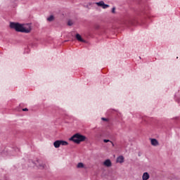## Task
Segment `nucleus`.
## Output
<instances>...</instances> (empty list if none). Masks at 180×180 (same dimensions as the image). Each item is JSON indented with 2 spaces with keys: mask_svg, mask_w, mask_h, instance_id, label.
Wrapping results in <instances>:
<instances>
[{
  "mask_svg": "<svg viewBox=\"0 0 180 180\" xmlns=\"http://www.w3.org/2000/svg\"><path fill=\"white\" fill-rule=\"evenodd\" d=\"M69 140L70 141H73V143H75L76 144H80L82 141L86 140V136L77 133L70 138Z\"/></svg>",
  "mask_w": 180,
  "mask_h": 180,
  "instance_id": "nucleus-2",
  "label": "nucleus"
},
{
  "mask_svg": "<svg viewBox=\"0 0 180 180\" xmlns=\"http://www.w3.org/2000/svg\"><path fill=\"white\" fill-rule=\"evenodd\" d=\"M76 39L77 40H78V41H82V43H85V40L82 39V37L79 34H76Z\"/></svg>",
  "mask_w": 180,
  "mask_h": 180,
  "instance_id": "nucleus-7",
  "label": "nucleus"
},
{
  "mask_svg": "<svg viewBox=\"0 0 180 180\" xmlns=\"http://www.w3.org/2000/svg\"><path fill=\"white\" fill-rule=\"evenodd\" d=\"M102 120H104L105 122H107V121H108V119H106V118H102Z\"/></svg>",
  "mask_w": 180,
  "mask_h": 180,
  "instance_id": "nucleus-18",
  "label": "nucleus"
},
{
  "mask_svg": "<svg viewBox=\"0 0 180 180\" xmlns=\"http://www.w3.org/2000/svg\"><path fill=\"white\" fill-rule=\"evenodd\" d=\"M103 165L108 167H112V162L110 161V160L108 159L103 162Z\"/></svg>",
  "mask_w": 180,
  "mask_h": 180,
  "instance_id": "nucleus-5",
  "label": "nucleus"
},
{
  "mask_svg": "<svg viewBox=\"0 0 180 180\" xmlns=\"http://www.w3.org/2000/svg\"><path fill=\"white\" fill-rule=\"evenodd\" d=\"M117 162H120V164H122V162H124V158L123 156H120L117 158Z\"/></svg>",
  "mask_w": 180,
  "mask_h": 180,
  "instance_id": "nucleus-9",
  "label": "nucleus"
},
{
  "mask_svg": "<svg viewBox=\"0 0 180 180\" xmlns=\"http://www.w3.org/2000/svg\"><path fill=\"white\" fill-rule=\"evenodd\" d=\"M96 5H97L98 6H101L103 9H106L107 8H109V5L105 4V2H103V1L96 3Z\"/></svg>",
  "mask_w": 180,
  "mask_h": 180,
  "instance_id": "nucleus-3",
  "label": "nucleus"
},
{
  "mask_svg": "<svg viewBox=\"0 0 180 180\" xmlns=\"http://www.w3.org/2000/svg\"><path fill=\"white\" fill-rule=\"evenodd\" d=\"M110 143H111L112 147H114V146H115V144L113 143V142H112V141H111Z\"/></svg>",
  "mask_w": 180,
  "mask_h": 180,
  "instance_id": "nucleus-19",
  "label": "nucleus"
},
{
  "mask_svg": "<svg viewBox=\"0 0 180 180\" xmlns=\"http://www.w3.org/2000/svg\"><path fill=\"white\" fill-rule=\"evenodd\" d=\"M103 141L104 143H110L111 141L109 139H104Z\"/></svg>",
  "mask_w": 180,
  "mask_h": 180,
  "instance_id": "nucleus-14",
  "label": "nucleus"
},
{
  "mask_svg": "<svg viewBox=\"0 0 180 180\" xmlns=\"http://www.w3.org/2000/svg\"><path fill=\"white\" fill-rule=\"evenodd\" d=\"M53 146H54L55 148H60V146H61L60 140L56 141L53 143Z\"/></svg>",
  "mask_w": 180,
  "mask_h": 180,
  "instance_id": "nucleus-8",
  "label": "nucleus"
},
{
  "mask_svg": "<svg viewBox=\"0 0 180 180\" xmlns=\"http://www.w3.org/2000/svg\"><path fill=\"white\" fill-rule=\"evenodd\" d=\"M77 168H85V165L82 162H79L77 165Z\"/></svg>",
  "mask_w": 180,
  "mask_h": 180,
  "instance_id": "nucleus-10",
  "label": "nucleus"
},
{
  "mask_svg": "<svg viewBox=\"0 0 180 180\" xmlns=\"http://www.w3.org/2000/svg\"><path fill=\"white\" fill-rule=\"evenodd\" d=\"M150 143L154 147H157V146H160V143H158V141L155 139H150Z\"/></svg>",
  "mask_w": 180,
  "mask_h": 180,
  "instance_id": "nucleus-4",
  "label": "nucleus"
},
{
  "mask_svg": "<svg viewBox=\"0 0 180 180\" xmlns=\"http://www.w3.org/2000/svg\"><path fill=\"white\" fill-rule=\"evenodd\" d=\"M39 168H40V169H44V168H46V165L44 164H41V165H39Z\"/></svg>",
  "mask_w": 180,
  "mask_h": 180,
  "instance_id": "nucleus-13",
  "label": "nucleus"
},
{
  "mask_svg": "<svg viewBox=\"0 0 180 180\" xmlns=\"http://www.w3.org/2000/svg\"><path fill=\"white\" fill-rule=\"evenodd\" d=\"M60 146H68V142L65 141H60Z\"/></svg>",
  "mask_w": 180,
  "mask_h": 180,
  "instance_id": "nucleus-11",
  "label": "nucleus"
},
{
  "mask_svg": "<svg viewBox=\"0 0 180 180\" xmlns=\"http://www.w3.org/2000/svg\"><path fill=\"white\" fill-rule=\"evenodd\" d=\"M142 179L143 180L150 179V174H148V173H147V172L143 173V174L142 176Z\"/></svg>",
  "mask_w": 180,
  "mask_h": 180,
  "instance_id": "nucleus-6",
  "label": "nucleus"
},
{
  "mask_svg": "<svg viewBox=\"0 0 180 180\" xmlns=\"http://www.w3.org/2000/svg\"><path fill=\"white\" fill-rule=\"evenodd\" d=\"M48 22H53V20H54V16L53 15H51L47 18Z\"/></svg>",
  "mask_w": 180,
  "mask_h": 180,
  "instance_id": "nucleus-12",
  "label": "nucleus"
},
{
  "mask_svg": "<svg viewBox=\"0 0 180 180\" xmlns=\"http://www.w3.org/2000/svg\"><path fill=\"white\" fill-rule=\"evenodd\" d=\"M115 11H116V8L115 7H113L112 9V13H115Z\"/></svg>",
  "mask_w": 180,
  "mask_h": 180,
  "instance_id": "nucleus-15",
  "label": "nucleus"
},
{
  "mask_svg": "<svg viewBox=\"0 0 180 180\" xmlns=\"http://www.w3.org/2000/svg\"><path fill=\"white\" fill-rule=\"evenodd\" d=\"M10 27L15 29L16 32H20L21 33H30L32 32V27L28 24H20L19 22H11Z\"/></svg>",
  "mask_w": 180,
  "mask_h": 180,
  "instance_id": "nucleus-1",
  "label": "nucleus"
},
{
  "mask_svg": "<svg viewBox=\"0 0 180 180\" xmlns=\"http://www.w3.org/2000/svg\"><path fill=\"white\" fill-rule=\"evenodd\" d=\"M68 25L69 26H71V25H72V22H71V21H68Z\"/></svg>",
  "mask_w": 180,
  "mask_h": 180,
  "instance_id": "nucleus-16",
  "label": "nucleus"
},
{
  "mask_svg": "<svg viewBox=\"0 0 180 180\" xmlns=\"http://www.w3.org/2000/svg\"><path fill=\"white\" fill-rule=\"evenodd\" d=\"M22 110L23 112H27L29 110L27 108H23Z\"/></svg>",
  "mask_w": 180,
  "mask_h": 180,
  "instance_id": "nucleus-17",
  "label": "nucleus"
}]
</instances>
